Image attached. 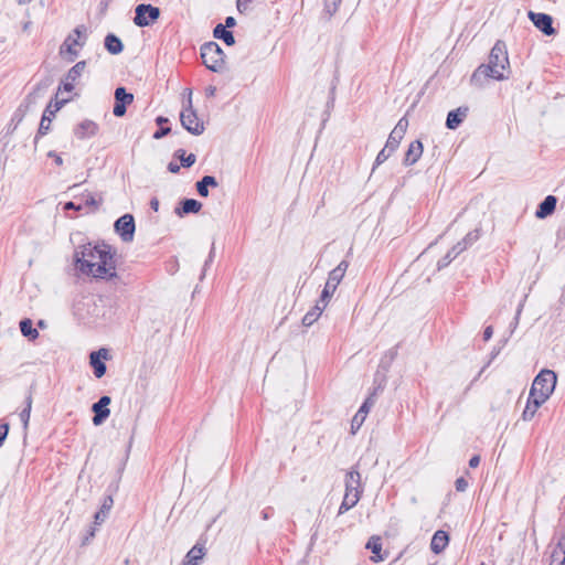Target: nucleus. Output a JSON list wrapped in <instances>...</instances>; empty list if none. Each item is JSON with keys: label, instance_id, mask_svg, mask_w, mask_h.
Segmentation results:
<instances>
[{"label": "nucleus", "instance_id": "obj_1", "mask_svg": "<svg viewBox=\"0 0 565 565\" xmlns=\"http://www.w3.org/2000/svg\"><path fill=\"white\" fill-rule=\"evenodd\" d=\"M115 256L116 250L110 245L88 243L75 250L74 260L82 274L110 280L117 277Z\"/></svg>", "mask_w": 565, "mask_h": 565}, {"label": "nucleus", "instance_id": "obj_2", "mask_svg": "<svg viewBox=\"0 0 565 565\" xmlns=\"http://www.w3.org/2000/svg\"><path fill=\"white\" fill-rule=\"evenodd\" d=\"M509 65L507 45L503 41L498 40L490 51L488 63L481 64L473 72L471 82L477 83L481 78L502 81L508 77L503 72L509 68Z\"/></svg>", "mask_w": 565, "mask_h": 565}, {"label": "nucleus", "instance_id": "obj_3", "mask_svg": "<svg viewBox=\"0 0 565 565\" xmlns=\"http://www.w3.org/2000/svg\"><path fill=\"white\" fill-rule=\"evenodd\" d=\"M408 127V120L405 117H402L394 129L391 131L388 139L386 141L385 147L377 153L373 170L375 167L385 162L390 156L397 149L401 140L403 139Z\"/></svg>", "mask_w": 565, "mask_h": 565}, {"label": "nucleus", "instance_id": "obj_4", "mask_svg": "<svg viewBox=\"0 0 565 565\" xmlns=\"http://www.w3.org/2000/svg\"><path fill=\"white\" fill-rule=\"evenodd\" d=\"M556 374L552 370H542L534 379L530 395L545 402L554 392L556 385Z\"/></svg>", "mask_w": 565, "mask_h": 565}, {"label": "nucleus", "instance_id": "obj_5", "mask_svg": "<svg viewBox=\"0 0 565 565\" xmlns=\"http://www.w3.org/2000/svg\"><path fill=\"white\" fill-rule=\"evenodd\" d=\"M201 58L206 68L220 73L224 68L226 55L216 42L210 41L201 46Z\"/></svg>", "mask_w": 565, "mask_h": 565}, {"label": "nucleus", "instance_id": "obj_6", "mask_svg": "<svg viewBox=\"0 0 565 565\" xmlns=\"http://www.w3.org/2000/svg\"><path fill=\"white\" fill-rule=\"evenodd\" d=\"M87 39L86 28L85 25H78L73 30V33L68 34L61 45L60 53L63 54L67 52L72 56L68 58L70 62H73L75 57H77L78 52L74 49L75 45L83 47L85 45Z\"/></svg>", "mask_w": 565, "mask_h": 565}, {"label": "nucleus", "instance_id": "obj_7", "mask_svg": "<svg viewBox=\"0 0 565 565\" xmlns=\"http://www.w3.org/2000/svg\"><path fill=\"white\" fill-rule=\"evenodd\" d=\"M180 121L182 127L194 136H200L204 131V124L193 109L191 97L188 99V106L180 114Z\"/></svg>", "mask_w": 565, "mask_h": 565}, {"label": "nucleus", "instance_id": "obj_8", "mask_svg": "<svg viewBox=\"0 0 565 565\" xmlns=\"http://www.w3.org/2000/svg\"><path fill=\"white\" fill-rule=\"evenodd\" d=\"M160 17V9L152 4L141 3L135 9L134 23L137 26L143 28L149 26L156 22Z\"/></svg>", "mask_w": 565, "mask_h": 565}, {"label": "nucleus", "instance_id": "obj_9", "mask_svg": "<svg viewBox=\"0 0 565 565\" xmlns=\"http://www.w3.org/2000/svg\"><path fill=\"white\" fill-rule=\"evenodd\" d=\"M66 103V100L55 102L54 104L50 103L40 121V126L38 129V132L34 137V146L36 147L38 141L41 137L45 136L51 130V122L53 117L55 116V113L61 109V107Z\"/></svg>", "mask_w": 565, "mask_h": 565}, {"label": "nucleus", "instance_id": "obj_10", "mask_svg": "<svg viewBox=\"0 0 565 565\" xmlns=\"http://www.w3.org/2000/svg\"><path fill=\"white\" fill-rule=\"evenodd\" d=\"M115 231L124 242H131L135 235V220L131 214L120 216L114 224Z\"/></svg>", "mask_w": 565, "mask_h": 565}, {"label": "nucleus", "instance_id": "obj_11", "mask_svg": "<svg viewBox=\"0 0 565 565\" xmlns=\"http://www.w3.org/2000/svg\"><path fill=\"white\" fill-rule=\"evenodd\" d=\"M134 102V95L128 93L125 87H117L115 89V105L113 114L116 117H122L127 111V106Z\"/></svg>", "mask_w": 565, "mask_h": 565}, {"label": "nucleus", "instance_id": "obj_12", "mask_svg": "<svg viewBox=\"0 0 565 565\" xmlns=\"http://www.w3.org/2000/svg\"><path fill=\"white\" fill-rule=\"evenodd\" d=\"M529 18L533 22V24L545 35L555 34V29L553 28V19L550 14L546 13H535L533 11H529Z\"/></svg>", "mask_w": 565, "mask_h": 565}, {"label": "nucleus", "instance_id": "obj_13", "mask_svg": "<svg viewBox=\"0 0 565 565\" xmlns=\"http://www.w3.org/2000/svg\"><path fill=\"white\" fill-rule=\"evenodd\" d=\"M344 486H345V492L350 494H359V498L361 499L363 494V486L361 482V473L355 469L352 468L345 473L344 479Z\"/></svg>", "mask_w": 565, "mask_h": 565}, {"label": "nucleus", "instance_id": "obj_14", "mask_svg": "<svg viewBox=\"0 0 565 565\" xmlns=\"http://www.w3.org/2000/svg\"><path fill=\"white\" fill-rule=\"evenodd\" d=\"M107 358H108V350L104 349V348L99 349L98 351H93L89 354V364L93 367L94 375L97 379L103 377L106 373L107 367H106V364L102 361V359H107Z\"/></svg>", "mask_w": 565, "mask_h": 565}, {"label": "nucleus", "instance_id": "obj_15", "mask_svg": "<svg viewBox=\"0 0 565 565\" xmlns=\"http://www.w3.org/2000/svg\"><path fill=\"white\" fill-rule=\"evenodd\" d=\"M206 553L205 540L200 539L194 546L186 553L182 565H198Z\"/></svg>", "mask_w": 565, "mask_h": 565}, {"label": "nucleus", "instance_id": "obj_16", "mask_svg": "<svg viewBox=\"0 0 565 565\" xmlns=\"http://www.w3.org/2000/svg\"><path fill=\"white\" fill-rule=\"evenodd\" d=\"M98 130L99 126L95 121L85 119L74 128V135L77 139L84 140L96 136Z\"/></svg>", "mask_w": 565, "mask_h": 565}, {"label": "nucleus", "instance_id": "obj_17", "mask_svg": "<svg viewBox=\"0 0 565 565\" xmlns=\"http://www.w3.org/2000/svg\"><path fill=\"white\" fill-rule=\"evenodd\" d=\"M202 209V203L195 199H183L180 201L179 205L174 209V213L179 217H183L190 213H199Z\"/></svg>", "mask_w": 565, "mask_h": 565}, {"label": "nucleus", "instance_id": "obj_18", "mask_svg": "<svg viewBox=\"0 0 565 565\" xmlns=\"http://www.w3.org/2000/svg\"><path fill=\"white\" fill-rule=\"evenodd\" d=\"M468 107H458L447 115L446 127L450 130L457 129L468 115Z\"/></svg>", "mask_w": 565, "mask_h": 565}, {"label": "nucleus", "instance_id": "obj_19", "mask_svg": "<svg viewBox=\"0 0 565 565\" xmlns=\"http://www.w3.org/2000/svg\"><path fill=\"white\" fill-rule=\"evenodd\" d=\"M557 199L554 195H547L537 206L535 216L537 218H545L554 213L556 209Z\"/></svg>", "mask_w": 565, "mask_h": 565}, {"label": "nucleus", "instance_id": "obj_20", "mask_svg": "<svg viewBox=\"0 0 565 565\" xmlns=\"http://www.w3.org/2000/svg\"><path fill=\"white\" fill-rule=\"evenodd\" d=\"M423 154V143L420 140H414L411 142L406 153L403 163L405 166H413L415 164L419 158Z\"/></svg>", "mask_w": 565, "mask_h": 565}, {"label": "nucleus", "instance_id": "obj_21", "mask_svg": "<svg viewBox=\"0 0 565 565\" xmlns=\"http://www.w3.org/2000/svg\"><path fill=\"white\" fill-rule=\"evenodd\" d=\"M374 404V401L372 397H367L364 403L361 405V407L359 408L358 413L354 415L353 419H352V423H351V428H352V431L354 433L355 429H359L361 427V425L363 424L370 408L373 406Z\"/></svg>", "mask_w": 565, "mask_h": 565}, {"label": "nucleus", "instance_id": "obj_22", "mask_svg": "<svg viewBox=\"0 0 565 565\" xmlns=\"http://www.w3.org/2000/svg\"><path fill=\"white\" fill-rule=\"evenodd\" d=\"M449 543V535L446 531L438 530L433 535L431 542H430V550L435 554H440L448 545Z\"/></svg>", "mask_w": 565, "mask_h": 565}, {"label": "nucleus", "instance_id": "obj_23", "mask_svg": "<svg viewBox=\"0 0 565 565\" xmlns=\"http://www.w3.org/2000/svg\"><path fill=\"white\" fill-rule=\"evenodd\" d=\"M113 505H114L113 497L110 494L106 495L103 500L100 509L94 515V524L95 525H102L105 522Z\"/></svg>", "mask_w": 565, "mask_h": 565}, {"label": "nucleus", "instance_id": "obj_24", "mask_svg": "<svg viewBox=\"0 0 565 565\" xmlns=\"http://www.w3.org/2000/svg\"><path fill=\"white\" fill-rule=\"evenodd\" d=\"M348 267L349 263L347 260L340 262V264L329 273L327 282L337 288L343 279Z\"/></svg>", "mask_w": 565, "mask_h": 565}, {"label": "nucleus", "instance_id": "obj_25", "mask_svg": "<svg viewBox=\"0 0 565 565\" xmlns=\"http://www.w3.org/2000/svg\"><path fill=\"white\" fill-rule=\"evenodd\" d=\"M209 186H212V188L218 186V182L215 177L204 175L195 184L196 191H198L199 195L202 198L209 196Z\"/></svg>", "mask_w": 565, "mask_h": 565}, {"label": "nucleus", "instance_id": "obj_26", "mask_svg": "<svg viewBox=\"0 0 565 565\" xmlns=\"http://www.w3.org/2000/svg\"><path fill=\"white\" fill-rule=\"evenodd\" d=\"M213 36L222 40L226 45L232 46L235 44V38L232 31H228L222 23L216 24L213 30Z\"/></svg>", "mask_w": 565, "mask_h": 565}, {"label": "nucleus", "instance_id": "obj_27", "mask_svg": "<svg viewBox=\"0 0 565 565\" xmlns=\"http://www.w3.org/2000/svg\"><path fill=\"white\" fill-rule=\"evenodd\" d=\"M104 45H105V49L110 54H114V55L121 53L124 50V44H122L121 40L113 33H109L106 35Z\"/></svg>", "mask_w": 565, "mask_h": 565}, {"label": "nucleus", "instance_id": "obj_28", "mask_svg": "<svg viewBox=\"0 0 565 565\" xmlns=\"http://www.w3.org/2000/svg\"><path fill=\"white\" fill-rule=\"evenodd\" d=\"M544 402H541V399H539L537 397H531V395L529 394L526 406L522 413L523 420H531L534 417L535 413L537 412L539 407Z\"/></svg>", "mask_w": 565, "mask_h": 565}, {"label": "nucleus", "instance_id": "obj_29", "mask_svg": "<svg viewBox=\"0 0 565 565\" xmlns=\"http://www.w3.org/2000/svg\"><path fill=\"white\" fill-rule=\"evenodd\" d=\"M552 565H565V537L563 536L551 553Z\"/></svg>", "mask_w": 565, "mask_h": 565}, {"label": "nucleus", "instance_id": "obj_30", "mask_svg": "<svg viewBox=\"0 0 565 565\" xmlns=\"http://www.w3.org/2000/svg\"><path fill=\"white\" fill-rule=\"evenodd\" d=\"M367 550L373 553L372 559L374 562L383 561L384 556L382 552V542L380 536H371L365 545Z\"/></svg>", "mask_w": 565, "mask_h": 565}, {"label": "nucleus", "instance_id": "obj_31", "mask_svg": "<svg viewBox=\"0 0 565 565\" xmlns=\"http://www.w3.org/2000/svg\"><path fill=\"white\" fill-rule=\"evenodd\" d=\"M32 403H33V394H32V388H30L25 396V401H24L25 406L19 414V417L23 424L24 429H28V426H29Z\"/></svg>", "mask_w": 565, "mask_h": 565}, {"label": "nucleus", "instance_id": "obj_32", "mask_svg": "<svg viewBox=\"0 0 565 565\" xmlns=\"http://www.w3.org/2000/svg\"><path fill=\"white\" fill-rule=\"evenodd\" d=\"M92 412L94 413L93 424L95 426L102 425L110 415V409L108 407L100 406L97 403L92 405Z\"/></svg>", "mask_w": 565, "mask_h": 565}, {"label": "nucleus", "instance_id": "obj_33", "mask_svg": "<svg viewBox=\"0 0 565 565\" xmlns=\"http://www.w3.org/2000/svg\"><path fill=\"white\" fill-rule=\"evenodd\" d=\"M43 89L38 85L33 88L31 93L28 94L23 103L18 108L17 113L25 111L29 109L30 106L34 105L36 103V99L42 96ZM18 114H15V117Z\"/></svg>", "mask_w": 565, "mask_h": 565}, {"label": "nucleus", "instance_id": "obj_34", "mask_svg": "<svg viewBox=\"0 0 565 565\" xmlns=\"http://www.w3.org/2000/svg\"><path fill=\"white\" fill-rule=\"evenodd\" d=\"M323 308L321 303L317 302L316 306L303 316L302 324L305 327L312 326L321 316Z\"/></svg>", "mask_w": 565, "mask_h": 565}, {"label": "nucleus", "instance_id": "obj_35", "mask_svg": "<svg viewBox=\"0 0 565 565\" xmlns=\"http://www.w3.org/2000/svg\"><path fill=\"white\" fill-rule=\"evenodd\" d=\"M20 331L23 337L35 340L39 337V332L33 328V322L29 318H24L20 321Z\"/></svg>", "mask_w": 565, "mask_h": 565}, {"label": "nucleus", "instance_id": "obj_36", "mask_svg": "<svg viewBox=\"0 0 565 565\" xmlns=\"http://www.w3.org/2000/svg\"><path fill=\"white\" fill-rule=\"evenodd\" d=\"M359 501H360L359 494L344 493V497L340 504L338 514L339 515L344 514L345 512H348L349 510L354 508Z\"/></svg>", "mask_w": 565, "mask_h": 565}, {"label": "nucleus", "instance_id": "obj_37", "mask_svg": "<svg viewBox=\"0 0 565 565\" xmlns=\"http://www.w3.org/2000/svg\"><path fill=\"white\" fill-rule=\"evenodd\" d=\"M174 157L178 158L181 162V166L183 168H190L192 167L195 161H196V157L194 153H190L186 156L185 153V150L183 149H178L175 152H174Z\"/></svg>", "mask_w": 565, "mask_h": 565}, {"label": "nucleus", "instance_id": "obj_38", "mask_svg": "<svg viewBox=\"0 0 565 565\" xmlns=\"http://www.w3.org/2000/svg\"><path fill=\"white\" fill-rule=\"evenodd\" d=\"M86 67L85 61L77 62L73 67H71L66 74L67 79H71V82H76L83 74Z\"/></svg>", "mask_w": 565, "mask_h": 565}, {"label": "nucleus", "instance_id": "obj_39", "mask_svg": "<svg viewBox=\"0 0 565 565\" xmlns=\"http://www.w3.org/2000/svg\"><path fill=\"white\" fill-rule=\"evenodd\" d=\"M397 349L398 347H394V348H391L390 350H387L385 352V354L383 355V358L381 359V362H380V366L382 369H384L385 371H387L392 364V362L395 360V358L397 356Z\"/></svg>", "mask_w": 565, "mask_h": 565}, {"label": "nucleus", "instance_id": "obj_40", "mask_svg": "<svg viewBox=\"0 0 565 565\" xmlns=\"http://www.w3.org/2000/svg\"><path fill=\"white\" fill-rule=\"evenodd\" d=\"M335 290H337L335 287H332L330 284L326 282L324 288L321 292V296H320V299L318 302L321 303L323 307H326L327 302L332 297V295L334 294Z\"/></svg>", "mask_w": 565, "mask_h": 565}, {"label": "nucleus", "instance_id": "obj_41", "mask_svg": "<svg viewBox=\"0 0 565 565\" xmlns=\"http://www.w3.org/2000/svg\"><path fill=\"white\" fill-rule=\"evenodd\" d=\"M457 256L458 255L454 253L452 249L448 250L447 254L438 260V270L446 268Z\"/></svg>", "mask_w": 565, "mask_h": 565}, {"label": "nucleus", "instance_id": "obj_42", "mask_svg": "<svg viewBox=\"0 0 565 565\" xmlns=\"http://www.w3.org/2000/svg\"><path fill=\"white\" fill-rule=\"evenodd\" d=\"M479 239V231L478 230H475V231H471L469 232L463 238V243L469 247L470 245H472L475 242H477Z\"/></svg>", "mask_w": 565, "mask_h": 565}, {"label": "nucleus", "instance_id": "obj_43", "mask_svg": "<svg viewBox=\"0 0 565 565\" xmlns=\"http://www.w3.org/2000/svg\"><path fill=\"white\" fill-rule=\"evenodd\" d=\"M214 256H215V247H214V244H213L212 247H211V250L209 253L207 259L204 263L203 271L201 274V279L204 278L205 270L212 264V262L214 259Z\"/></svg>", "mask_w": 565, "mask_h": 565}, {"label": "nucleus", "instance_id": "obj_44", "mask_svg": "<svg viewBox=\"0 0 565 565\" xmlns=\"http://www.w3.org/2000/svg\"><path fill=\"white\" fill-rule=\"evenodd\" d=\"M341 0H333L331 3L327 0L326 1V10L327 12L332 15L333 13L337 12L338 10V7L340 4Z\"/></svg>", "mask_w": 565, "mask_h": 565}, {"label": "nucleus", "instance_id": "obj_45", "mask_svg": "<svg viewBox=\"0 0 565 565\" xmlns=\"http://www.w3.org/2000/svg\"><path fill=\"white\" fill-rule=\"evenodd\" d=\"M455 487L457 491L463 492L468 488V481L463 477H460L456 480Z\"/></svg>", "mask_w": 565, "mask_h": 565}, {"label": "nucleus", "instance_id": "obj_46", "mask_svg": "<svg viewBox=\"0 0 565 565\" xmlns=\"http://www.w3.org/2000/svg\"><path fill=\"white\" fill-rule=\"evenodd\" d=\"M9 428H10V426L8 423H3L0 425V447L3 445V443L8 436Z\"/></svg>", "mask_w": 565, "mask_h": 565}, {"label": "nucleus", "instance_id": "obj_47", "mask_svg": "<svg viewBox=\"0 0 565 565\" xmlns=\"http://www.w3.org/2000/svg\"><path fill=\"white\" fill-rule=\"evenodd\" d=\"M253 0H236V8L239 13H245Z\"/></svg>", "mask_w": 565, "mask_h": 565}, {"label": "nucleus", "instance_id": "obj_48", "mask_svg": "<svg viewBox=\"0 0 565 565\" xmlns=\"http://www.w3.org/2000/svg\"><path fill=\"white\" fill-rule=\"evenodd\" d=\"M171 131V128L170 127H160L154 134H153V138L154 139H161L163 137H166L168 134H170Z\"/></svg>", "mask_w": 565, "mask_h": 565}, {"label": "nucleus", "instance_id": "obj_49", "mask_svg": "<svg viewBox=\"0 0 565 565\" xmlns=\"http://www.w3.org/2000/svg\"><path fill=\"white\" fill-rule=\"evenodd\" d=\"M468 246L463 243V241L458 242L455 246H452V252L457 255H460L463 250H466Z\"/></svg>", "mask_w": 565, "mask_h": 565}, {"label": "nucleus", "instance_id": "obj_50", "mask_svg": "<svg viewBox=\"0 0 565 565\" xmlns=\"http://www.w3.org/2000/svg\"><path fill=\"white\" fill-rule=\"evenodd\" d=\"M74 83L71 82V79H67V76H65V79L62 82V87L65 92L71 93L74 89Z\"/></svg>", "mask_w": 565, "mask_h": 565}, {"label": "nucleus", "instance_id": "obj_51", "mask_svg": "<svg viewBox=\"0 0 565 565\" xmlns=\"http://www.w3.org/2000/svg\"><path fill=\"white\" fill-rule=\"evenodd\" d=\"M83 209V204H76L72 201L70 202H66L64 204V210L67 211V210H74V211H81Z\"/></svg>", "mask_w": 565, "mask_h": 565}, {"label": "nucleus", "instance_id": "obj_52", "mask_svg": "<svg viewBox=\"0 0 565 565\" xmlns=\"http://www.w3.org/2000/svg\"><path fill=\"white\" fill-rule=\"evenodd\" d=\"M47 157L50 158H53L54 162L57 164V166H62L63 164V159L60 154H57L55 151H49L47 152Z\"/></svg>", "mask_w": 565, "mask_h": 565}, {"label": "nucleus", "instance_id": "obj_53", "mask_svg": "<svg viewBox=\"0 0 565 565\" xmlns=\"http://www.w3.org/2000/svg\"><path fill=\"white\" fill-rule=\"evenodd\" d=\"M96 403L100 406L108 407V405L111 403V398L108 395H104Z\"/></svg>", "mask_w": 565, "mask_h": 565}, {"label": "nucleus", "instance_id": "obj_54", "mask_svg": "<svg viewBox=\"0 0 565 565\" xmlns=\"http://www.w3.org/2000/svg\"><path fill=\"white\" fill-rule=\"evenodd\" d=\"M85 206H92L94 209L97 207V201L95 200V198L93 195H88L87 199L85 200Z\"/></svg>", "mask_w": 565, "mask_h": 565}, {"label": "nucleus", "instance_id": "obj_55", "mask_svg": "<svg viewBox=\"0 0 565 565\" xmlns=\"http://www.w3.org/2000/svg\"><path fill=\"white\" fill-rule=\"evenodd\" d=\"M493 334V329L491 326H488L484 330H483V340L484 341H488L491 339Z\"/></svg>", "mask_w": 565, "mask_h": 565}, {"label": "nucleus", "instance_id": "obj_56", "mask_svg": "<svg viewBox=\"0 0 565 565\" xmlns=\"http://www.w3.org/2000/svg\"><path fill=\"white\" fill-rule=\"evenodd\" d=\"M480 463V457L479 456H472L469 460V467L470 468H477Z\"/></svg>", "mask_w": 565, "mask_h": 565}, {"label": "nucleus", "instance_id": "obj_57", "mask_svg": "<svg viewBox=\"0 0 565 565\" xmlns=\"http://www.w3.org/2000/svg\"><path fill=\"white\" fill-rule=\"evenodd\" d=\"M223 25H225V28H233V26H235L236 25L235 18L234 17H227L225 19V23Z\"/></svg>", "mask_w": 565, "mask_h": 565}, {"label": "nucleus", "instance_id": "obj_58", "mask_svg": "<svg viewBox=\"0 0 565 565\" xmlns=\"http://www.w3.org/2000/svg\"><path fill=\"white\" fill-rule=\"evenodd\" d=\"M168 170L171 172V173H178L180 171V166L174 163V162H170L168 164Z\"/></svg>", "mask_w": 565, "mask_h": 565}, {"label": "nucleus", "instance_id": "obj_59", "mask_svg": "<svg viewBox=\"0 0 565 565\" xmlns=\"http://www.w3.org/2000/svg\"><path fill=\"white\" fill-rule=\"evenodd\" d=\"M273 509L271 508H266L262 511V516L264 520H268L271 515H273Z\"/></svg>", "mask_w": 565, "mask_h": 565}, {"label": "nucleus", "instance_id": "obj_60", "mask_svg": "<svg viewBox=\"0 0 565 565\" xmlns=\"http://www.w3.org/2000/svg\"><path fill=\"white\" fill-rule=\"evenodd\" d=\"M150 207L151 210H153L154 212H158L159 210V200L157 198H152L150 200Z\"/></svg>", "mask_w": 565, "mask_h": 565}, {"label": "nucleus", "instance_id": "obj_61", "mask_svg": "<svg viewBox=\"0 0 565 565\" xmlns=\"http://www.w3.org/2000/svg\"><path fill=\"white\" fill-rule=\"evenodd\" d=\"M216 93V87L215 86H209L206 89H205V94L207 97H213Z\"/></svg>", "mask_w": 565, "mask_h": 565}, {"label": "nucleus", "instance_id": "obj_62", "mask_svg": "<svg viewBox=\"0 0 565 565\" xmlns=\"http://www.w3.org/2000/svg\"><path fill=\"white\" fill-rule=\"evenodd\" d=\"M168 121H169V119L167 117L159 116V117L156 118V122L160 127H162V125L167 124Z\"/></svg>", "mask_w": 565, "mask_h": 565}, {"label": "nucleus", "instance_id": "obj_63", "mask_svg": "<svg viewBox=\"0 0 565 565\" xmlns=\"http://www.w3.org/2000/svg\"><path fill=\"white\" fill-rule=\"evenodd\" d=\"M95 536V529H92L89 532H88V535L85 537L84 540V544L92 537Z\"/></svg>", "mask_w": 565, "mask_h": 565}, {"label": "nucleus", "instance_id": "obj_64", "mask_svg": "<svg viewBox=\"0 0 565 565\" xmlns=\"http://www.w3.org/2000/svg\"><path fill=\"white\" fill-rule=\"evenodd\" d=\"M19 4H29L31 3L33 0H17Z\"/></svg>", "mask_w": 565, "mask_h": 565}]
</instances>
